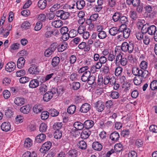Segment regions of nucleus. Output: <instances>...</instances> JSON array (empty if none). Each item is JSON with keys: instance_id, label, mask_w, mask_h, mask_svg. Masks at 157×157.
Here are the masks:
<instances>
[{"instance_id": "72a5a7b5", "label": "nucleus", "mask_w": 157, "mask_h": 157, "mask_svg": "<svg viewBox=\"0 0 157 157\" xmlns=\"http://www.w3.org/2000/svg\"><path fill=\"white\" fill-rule=\"evenodd\" d=\"M121 16V13L120 12H117L114 13L113 15V20L114 22L120 20Z\"/></svg>"}, {"instance_id": "f3484780", "label": "nucleus", "mask_w": 157, "mask_h": 157, "mask_svg": "<svg viewBox=\"0 0 157 157\" xmlns=\"http://www.w3.org/2000/svg\"><path fill=\"white\" fill-rule=\"evenodd\" d=\"M25 62V60L22 57H20L18 59L17 62V66L19 68H21L24 66Z\"/></svg>"}, {"instance_id": "dca6fc26", "label": "nucleus", "mask_w": 157, "mask_h": 157, "mask_svg": "<svg viewBox=\"0 0 157 157\" xmlns=\"http://www.w3.org/2000/svg\"><path fill=\"white\" fill-rule=\"evenodd\" d=\"M90 74V72L89 71H87L84 72L81 76V80L83 82L87 81Z\"/></svg>"}, {"instance_id": "0eeeda50", "label": "nucleus", "mask_w": 157, "mask_h": 157, "mask_svg": "<svg viewBox=\"0 0 157 157\" xmlns=\"http://www.w3.org/2000/svg\"><path fill=\"white\" fill-rule=\"evenodd\" d=\"M95 107L98 112L103 111L104 108V105L101 101H98L94 104Z\"/></svg>"}, {"instance_id": "338daca9", "label": "nucleus", "mask_w": 157, "mask_h": 157, "mask_svg": "<svg viewBox=\"0 0 157 157\" xmlns=\"http://www.w3.org/2000/svg\"><path fill=\"white\" fill-rule=\"evenodd\" d=\"M149 130L153 132H157V126L155 125H152L149 127Z\"/></svg>"}, {"instance_id": "cd10ccee", "label": "nucleus", "mask_w": 157, "mask_h": 157, "mask_svg": "<svg viewBox=\"0 0 157 157\" xmlns=\"http://www.w3.org/2000/svg\"><path fill=\"white\" fill-rule=\"evenodd\" d=\"M30 108L29 105H27L22 107L20 109V111L22 113L24 114L28 113L30 111Z\"/></svg>"}, {"instance_id": "7c9ffc66", "label": "nucleus", "mask_w": 157, "mask_h": 157, "mask_svg": "<svg viewBox=\"0 0 157 157\" xmlns=\"http://www.w3.org/2000/svg\"><path fill=\"white\" fill-rule=\"evenodd\" d=\"M79 148L82 150L86 149L87 147V145L86 142L83 140L79 141L77 144Z\"/></svg>"}, {"instance_id": "9d476101", "label": "nucleus", "mask_w": 157, "mask_h": 157, "mask_svg": "<svg viewBox=\"0 0 157 157\" xmlns=\"http://www.w3.org/2000/svg\"><path fill=\"white\" fill-rule=\"evenodd\" d=\"M121 28L119 26V28L116 27H113L109 30V33L111 36H114L121 31Z\"/></svg>"}, {"instance_id": "2f4dec72", "label": "nucleus", "mask_w": 157, "mask_h": 157, "mask_svg": "<svg viewBox=\"0 0 157 157\" xmlns=\"http://www.w3.org/2000/svg\"><path fill=\"white\" fill-rule=\"evenodd\" d=\"M148 73V71L142 69L138 76L143 79H145L147 77Z\"/></svg>"}, {"instance_id": "aec40b11", "label": "nucleus", "mask_w": 157, "mask_h": 157, "mask_svg": "<svg viewBox=\"0 0 157 157\" xmlns=\"http://www.w3.org/2000/svg\"><path fill=\"white\" fill-rule=\"evenodd\" d=\"M77 8L78 10H81L85 6V2L84 0H78L76 2Z\"/></svg>"}, {"instance_id": "09e8293b", "label": "nucleus", "mask_w": 157, "mask_h": 157, "mask_svg": "<svg viewBox=\"0 0 157 157\" xmlns=\"http://www.w3.org/2000/svg\"><path fill=\"white\" fill-rule=\"evenodd\" d=\"M49 113L46 111L43 112L41 115V118L42 120L47 119L49 117Z\"/></svg>"}, {"instance_id": "412c9836", "label": "nucleus", "mask_w": 157, "mask_h": 157, "mask_svg": "<svg viewBox=\"0 0 157 157\" xmlns=\"http://www.w3.org/2000/svg\"><path fill=\"white\" fill-rule=\"evenodd\" d=\"M120 136L118 133L117 132H114L111 133L110 136V139L113 141H117L119 138Z\"/></svg>"}, {"instance_id": "a18cd8bd", "label": "nucleus", "mask_w": 157, "mask_h": 157, "mask_svg": "<svg viewBox=\"0 0 157 157\" xmlns=\"http://www.w3.org/2000/svg\"><path fill=\"white\" fill-rule=\"evenodd\" d=\"M130 15L131 18L134 20H136L138 18V15L137 13L135 11H131L130 12Z\"/></svg>"}, {"instance_id": "9b49d317", "label": "nucleus", "mask_w": 157, "mask_h": 157, "mask_svg": "<svg viewBox=\"0 0 157 157\" xmlns=\"http://www.w3.org/2000/svg\"><path fill=\"white\" fill-rule=\"evenodd\" d=\"M94 124V122L93 121L88 120L86 121L83 123L84 128L86 129L89 130L92 128Z\"/></svg>"}, {"instance_id": "052dcab7", "label": "nucleus", "mask_w": 157, "mask_h": 157, "mask_svg": "<svg viewBox=\"0 0 157 157\" xmlns=\"http://www.w3.org/2000/svg\"><path fill=\"white\" fill-rule=\"evenodd\" d=\"M25 74V71L23 69H21L17 71L16 73V75L17 77H21L24 75Z\"/></svg>"}, {"instance_id": "58836bf2", "label": "nucleus", "mask_w": 157, "mask_h": 157, "mask_svg": "<svg viewBox=\"0 0 157 157\" xmlns=\"http://www.w3.org/2000/svg\"><path fill=\"white\" fill-rule=\"evenodd\" d=\"M143 79L142 78L138 76H136L134 78L133 82L134 84L136 85H138L140 84L142 82Z\"/></svg>"}, {"instance_id": "c85d7f7f", "label": "nucleus", "mask_w": 157, "mask_h": 157, "mask_svg": "<svg viewBox=\"0 0 157 157\" xmlns=\"http://www.w3.org/2000/svg\"><path fill=\"white\" fill-rule=\"evenodd\" d=\"M63 21L60 20H55L52 23V25L55 28H59L63 25Z\"/></svg>"}, {"instance_id": "f704fd0d", "label": "nucleus", "mask_w": 157, "mask_h": 157, "mask_svg": "<svg viewBox=\"0 0 157 157\" xmlns=\"http://www.w3.org/2000/svg\"><path fill=\"white\" fill-rule=\"evenodd\" d=\"M142 70V69H140L137 67H134L132 69V73L134 75L138 76L141 72Z\"/></svg>"}, {"instance_id": "774afa93", "label": "nucleus", "mask_w": 157, "mask_h": 157, "mask_svg": "<svg viewBox=\"0 0 157 157\" xmlns=\"http://www.w3.org/2000/svg\"><path fill=\"white\" fill-rule=\"evenodd\" d=\"M84 26L82 25H80L78 27V33L79 34H82L85 32Z\"/></svg>"}, {"instance_id": "a878e982", "label": "nucleus", "mask_w": 157, "mask_h": 157, "mask_svg": "<svg viewBox=\"0 0 157 157\" xmlns=\"http://www.w3.org/2000/svg\"><path fill=\"white\" fill-rule=\"evenodd\" d=\"M42 109V105L40 104L36 105L33 108V112L36 113H38L41 112Z\"/></svg>"}, {"instance_id": "e433bc0d", "label": "nucleus", "mask_w": 157, "mask_h": 157, "mask_svg": "<svg viewBox=\"0 0 157 157\" xmlns=\"http://www.w3.org/2000/svg\"><path fill=\"white\" fill-rule=\"evenodd\" d=\"M67 43H63L61 45L60 47L58 48V51L59 52H62L65 50L67 48Z\"/></svg>"}, {"instance_id": "4c0bfd02", "label": "nucleus", "mask_w": 157, "mask_h": 157, "mask_svg": "<svg viewBox=\"0 0 157 157\" xmlns=\"http://www.w3.org/2000/svg\"><path fill=\"white\" fill-rule=\"evenodd\" d=\"M60 62V59L58 57H54L52 59V64L53 67L57 66Z\"/></svg>"}, {"instance_id": "b1692460", "label": "nucleus", "mask_w": 157, "mask_h": 157, "mask_svg": "<svg viewBox=\"0 0 157 157\" xmlns=\"http://www.w3.org/2000/svg\"><path fill=\"white\" fill-rule=\"evenodd\" d=\"M92 147L95 150L101 151L102 148V145L98 142H95L92 144Z\"/></svg>"}, {"instance_id": "680f3d73", "label": "nucleus", "mask_w": 157, "mask_h": 157, "mask_svg": "<svg viewBox=\"0 0 157 157\" xmlns=\"http://www.w3.org/2000/svg\"><path fill=\"white\" fill-rule=\"evenodd\" d=\"M72 88L75 90L78 89L80 87V84L78 82H74L72 83Z\"/></svg>"}, {"instance_id": "393cba45", "label": "nucleus", "mask_w": 157, "mask_h": 157, "mask_svg": "<svg viewBox=\"0 0 157 157\" xmlns=\"http://www.w3.org/2000/svg\"><path fill=\"white\" fill-rule=\"evenodd\" d=\"M73 126L77 130H82L84 128L83 124L79 121L75 122L73 124Z\"/></svg>"}, {"instance_id": "c756f323", "label": "nucleus", "mask_w": 157, "mask_h": 157, "mask_svg": "<svg viewBox=\"0 0 157 157\" xmlns=\"http://www.w3.org/2000/svg\"><path fill=\"white\" fill-rule=\"evenodd\" d=\"M22 157H37V155L34 151H27L23 154Z\"/></svg>"}, {"instance_id": "1a4fd4ad", "label": "nucleus", "mask_w": 157, "mask_h": 157, "mask_svg": "<svg viewBox=\"0 0 157 157\" xmlns=\"http://www.w3.org/2000/svg\"><path fill=\"white\" fill-rule=\"evenodd\" d=\"M91 108L90 105L88 103H85L82 105L80 107L79 111L82 113H87Z\"/></svg>"}, {"instance_id": "c9c22d12", "label": "nucleus", "mask_w": 157, "mask_h": 157, "mask_svg": "<svg viewBox=\"0 0 157 157\" xmlns=\"http://www.w3.org/2000/svg\"><path fill=\"white\" fill-rule=\"evenodd\" d=\"M32 145V141L29 138L26 139L24 143V146L25 147L29 148L31 147Z\"/></svg>"}, {"instance_id": "37998d69", "label": "nucleus", "mask_w": 157, "mask_h": 157, "mask_svg": "<svg viewBox=\"0 0 157 157\" xmlns=\"http://www.w3.org/2000/svg\"><path fill=\"white\" fill-rule=\"evenodd\" d=\"M58 46V44L57 43L54 42L51 44L48 48L54 53V52L57 48Z\"/></svg>"}, {"instance_id": "79ce46f5", "label": "nucleus", "mask_w": 157, "mask_h": 157, "mask_svg": "<svg viewBox=\"0 0 157 157\" xmlns=\"http://www.w3.org/2000/svg\"><path fill=\"white\" fill-rule=\"evenodd\" d=\"M145 23V20H144L139 19L136 25L138 28L141 29L142 28L144 24Z\"/></svg>"}, {"instance_id": "c03bdc74", "label": "nucleus", "mask_w": 157, "mask_h": 157, "mask_svg": "<svg viewBox=\"0 0 157 157\" xmlns=\"http://www.w3.org/2000/svg\"><path fill=\"white\" fill-rule=\"evenodd\" d=\"M47 128V124L44 123H42L40 125L39 130L40 132H44L46 131Z\"/></svg>"}, {"instance_id": "2eb2a0df", "label": "nucleus", "mask_w": 157, "mask_h": 157, "mask_svg": "<svg viewBox=\"0 0 157 157\" xmlns=\"http://www.w3.org/2000/svg\"><path fill=\"white\" fill-rule=\"evenodd\" d=\"M39 85V81L36 79H33L31 80L29 84V86L30 88H36Z\"/></svg>"}, {"instance_id": "423d86ee", "label": "nucleus", "mask_w": 157, "mask_h": 157, "mask_svg": "<svg viewBox=\"0 0 157 157\" xmlns=\"http://www.w3.org/2000/svg\"><path fill=\"white\" fill-rule=\"evenodd\" d=\"M16 67L15 63L13 62H10L6 65V70L7 71L10 72L14 71Z\"/></svg>"}, {"instance_id": "4d7b16f0", "label": "nucleus", "mask_w": 157, "mask_h": 157, "mask_svg": "<svg viewBox=\"0 0 157 157\" xmlns=\"http://www.w3.org/2000/svg\"><path fill=\"white\" fill-rule=\"evenodd\" d=\"M147 63L145 61H142L140 64L141 68L145 70H146V69L147 68Z\"/></svg>"}, {"instance_id": "6e6d98bb", "label": "nucleus", "mask_w": 157, "mask_h": 157, "mask_svg": "<svg viewBox=\"0 0 157 157\" xmlns=\"http://www.w3.org/2000/svg\"><path fill=\"white\" fill-rule=\"evenodd\" d=\"M30 78L26 77H23L19 79V82L21 83L24 84L30 80Z\"/></svg>"}, {"instance_id": "6e6552de", "label": "nucleus", "mask_w": 157, "mask_h": 157, "mask_svg": "<svg viewBox=\"0 0 157 157\" xmlns=\"http://www.w3.org/2000/svg\"><path fill=\"white\" fill-rule=\"evenodd\" d=\"M121 32H123V36L125 39L128 38L131 32L130 29L126 27H122L121 28Z\"/></svg>"}, {"instance_id": "a211bd4d", "label": "nucleus", "mask_w": 157, "mask_h": 157, "mask_svg": "<svg viewBox=\"0 0 157 157\" xmlns=\"http://www.w3.org/2000/svg\"><path fill=\"white\" fill-rule=\"evenodd\" d=\"M78 152L76 149H71L67 153L68 157H76L78 155Z\"/></svg>"}, {"instance_id": "de8ad7c7", "label": "nucleus", "mask_w": 157, "mask_h": 157, "mask_svg": "<svg viewBox=\"0 0 157 157\" xmlns=\"http://www.w3.org/2000/svg\"><path fill=\"white\" fill-rule=\"evenodd\" d=\"M150 87L152 90L157 89V81L153 80L150 84Z\"/></svg>"}, {"instance_id": "3c124183", "label": "nucleus", "mask_w": 157, "mask_h": 157, "mask_svg": "<svg viewBox=\"0 0 157 157\" xmlns=\"http://www.w3.org/2000/svg\"><path fill=\"white\" fill-rule=\"evenodd\" d=\"M39 90L42 94L44 93L47 90V87L46 85L43 84L40 87Z\"/></svg>"}, {"instance_id": "e2e57ef3", "label": "nucleus", "mask_w": 157, "mask_h": 157, "mask_svg": "<svg viewBox=\"0 0 157 157\" xmlns=\"http://www.w3.org/2000/svg\"><path fill=\"white\" fill-rule=\"evenodd\" d=\"M122 71V68L120 66L117 67L116 69L115 74L116 76H119Z\"/></svg>"}, {"instance_id": "603ef678", "label": "nucleus", "mask_w": 157, "mask_h": 157, "mask_svg": "<svg viewBox=\"0 0 157 157\" xmlns=\"http://www.w3.org/2000/svg\"><path fill=\"white\" fill-rule=\"evenodd\" d=\"M114 148L116 151L120 152L122 150V145L120 143L116 144L114 146Z\"/></svg>"}, {"instance_id": "bb28decb", "label": "nucleus", "mask_w": 157, "mask_h": 157, "mask_svg": "<svg viewBox=\"0 0 157 157\" xmlns=\"http://www.w3.org/2000/svg\"><path fill=\"white\" fill-rule=\"evenodd\" d=\"M39 8L40 9H44L45 8L47 5V1L46 0H40L37 4Z\"/></svg>"}, {"instance_id": "8fccbe9b", "label": "nucleus", "mask_w": 157, "mask_h": 157, "mask_svg": "<svg viewBox=\"0 0 157 157\" xmlns=\"http://www.w3.org/2000/svg\"><path fill=\"white\" fill-rule=\"evenodd\" d=\"M54 136L56 139H60L62 137V133L61 131L59 130H56L54 133Z\"/></svg>"}, {"instance_id": "5fc2aeb1", "label": "nucleus", "mask_w": 157, "mask_h": 157, "mask_svg": "<svg viewBox=\"0 0 157 157\" xmlns=\"http://www.w3.org/2000/svg\"><path fill=\"white\" fill-rule=\"evenodd\" d=\"M62 124L61 122L55 123L53 126V128L56 130H59L61 128Z\"/></svg>"}, {"instance_id": "13d9d810", "label": "nucleus", "mask_w": 157, "mask_h": 157, "mask_svg": "<svg viewBox=\"0 0 157 157\" xmlns=\"http://www.w3.org/2000/svg\"><path fill=\"white\" fill-rule=\"evenodd\" d=\"M119 96V94L117 91H113L110 94V97L113 99H117Z\"/></svg>"}, {"instance_id": "4be33fe9", "label": "nucleus", "mask_w": 157, "mask_h": 157, "mask_svg": "<svg viewBox=\"0 0 157 157\" xmlns=\"http://www.w3.org/2000/svg\"><path fill=\"white\" fill-rule=\"evenodd\" d=\"M119 21L122 23V25L120 26V27H126V25L125 24L128 22V20L127 17L125 16H121Z\"/></svg>"}, {"instance_id": "69168bd1", "label": "nucleus", "mask_w": 157, "mask_h": 157, "mask_svg": "<svg viewBox=\"0 0 157 157\" xmlns=\"http://www.w3.org/2000/svg\"><path fill=\"white\" fill-rule=\"evenodd\" d=\"M46 16L44 14H41L39 15L38 17V20L42 21H44L46 20Z\"/></svg>"}, {"instance_id": "39448f33", "label": "nucleus", "mask_w": 157, "mask_h": 157, "mask_svg": "<svg viewBox=\"0 0 157 157\" xmlns=\"http://www.w3.org/2000/svg\"><path fill=\"white\" fill-rule=\"evenodd\" d=\"M28 71L29 74L33 75H38L40 72L38 66L35 65H32Z\"/></svg>"}, {"instance_id": "f8f14e48", "label": "nucleus", "mask_w": 157, "mask_h": 157, "mask_svg": "<svg viewBox=\"0 0 157 157\" xmlns=\"http://www.w3.org/2000/svg\"><path fill=\"white\" fill-rule=\"evenodd\" d=\"M26 101V100L23 97H16L14 100V103L17 105L21 106L24 104Z\"/></svg>"}, {"instance_id": "4468645a", "label": "nucleus", "mask_w": 157, "mask_h": 157, "mask_svg": "<svg viewBox=\"0 0 157 157\" xmlns=\"http://www.w3.org/2000/svg\"><path fill=\"white\" fill-rule=\"evenodd\" d=\"M156 27L154 25H151L146 30V33L147 32L149 34L152 35H153L154 33L157 31Z\"/></svg>"}, {"instance_id": "f03ea898", "label": "nucleus", "mask_w": 157, "mask_h": 157, "mask_svg": "<svg viewBox=\"0 0 157 157\" xmlns=\"http://www.w3.org/2000/svg\"><path fill=\"white\" fill-rule=\"evenodd\" d=\"M134 46V45L132 43L129 42L128 43L124 42L122 44L121 49L123 52H128L129 53H131L133 51Z\"/></svg>"}, {"instance_id": "7ed1b4c3", "label": "nucleus", "mask_w": 157, "mask_h": 157, "mask_svg": "<svg viewBox=\"0 0 157 157\" xmlns=\"http://www.w3.org/2000/svg\"><path fill=\"white\" fill-rule=\"evenodd\" d=\"M56 16L62 20L67 19L70 16V13L66 12L63 10H59L56 12Z\"/></svg>"}, {"instance_id": "ea45409f", "label": "nucleus", "mask_w": 157, "mask_h": 157, "mask_svg": "<svg viewBox=\"0 0 157 157\" xmlns=\"http://www.w3.org/2000/svg\"><path fill=\"white\" fill-rule=\"evenodd\" d=\"M62 6L60 4L56 3L50 9L51 12H54L60 8Z\"/></svg>"}, {"instance_id": "6ab92c4d", "label": "nucleus", "mask_w": 157, "mask_h": 157, "mask_svg": "<svg viewBox=\"0 0 157 157\" xmlns=\"http://www.w3.org/2000/svg\"><path fill=\"white\" fill-rule=\"evenodd\" d=\"M46 138V136L45 134L42 133L36 136L35 138V140L37 143H40L43 141Z\"/></svg>"}, {"instance_id": "a19ab883", "label": "nucleus", "mask_w": 157, "mask_h": 157, "mask_svg": "<svg viewBox=\"0 0 157 157\" xmlns=\"http://www.w3.org/2000/svg\"><path fill=\"white\" fill-rule=\"evenodd\" d=\"M98 38L100 39H103L107 37L106 33L103 31L100 32L98 34Z\"/></svg>"}, {"instance_id": "473e14b6", "label": "nucleus", "mask_w": 157, "mask_h": 157, "mask_svg": "<svg viewBox=\"0 0 157 157\" xmlns=\"http://www.w3.org/2000/svg\"><path fill=\"white\" fill-rule=\"evenodd\" d=\"M76 107L75 105H70L67 109L68 113L70 114H73L75 111Z\"/></svg>"}, {"instance_id": "49530a36", "label": "nucleus", "mask_w": 157, "mask_h": 157, "mask_svg": "<svg viewBox=\"0 0 157 157\" xmlns=\"http://www.w3.org/2000/svg\"><path fill=\"white\" fill-rule=\"evenodd\" d=\"M95 77L94 75H90L87 81L88 83L90 85L93 84L95 81Z\"/></svg>"}, {"instance_id": "ddd939ff", "label": "nucleus", "mask_w": 157, "mask_h": 157, "mask_svg": "<svg viewBox=\"0 0 157 157\" xmlns=\"http://www.w3.org/2000/svg\"><path fill=\"white\" fill-rule=\"evenodd\" d=\"M2 130L5 132H8L11 129V125L9 122H4L1 125Z\"/></svg>"}, {"instance_id": "864d4df0", "label": "nucleus", "mask_w": 157, "mask_h": 157, "mask_svg": "<svg viewBox=\"0 0 157 157\" xmlns=\"http://www.w3.org/2000/svg\"><path fill=\"white\" fill-rule=\"evenodd\" d=\"M31 25L30 23L28 21H24L21 25V27L24 29H28Z\"/></svg>"}, {"instance_id": "0e129e2a", "label": "nucleus", "mask_w": 157, "mask_h": 157, "mask_svg": "<svg viewBox=\"0 0 157 157\" xmlns=\"http://www.w3.org/2000/svg\"><path fill=\"white\" fill-rule=\"evenodd\" d=\"M69 29L67 27H63L61 28L60 29V32L61 34H64L68 33Z\"/></svg>"}, {"instance_id": "f257e3e1", "label": "nucleus", "mask_w": 157, "mask_h": 157, "mask_svg": "<svg viewBox=\"0 0 157 157\" xmlns=\"http://www.w3.org/2000/svg\"><path fill=\"white\" fill-rule=\"evenodd\" d=\"M59 94L58 89L54 88L51 91H48L45 93L43 97V100L45 101H48L50 100L53 96L55 97L58 96Z\"/></svg>"}, {"instance_id": "20e7f679", "label": "nucleus", "mask_w": 157, "mask_h": 157, "mask_svg": "<svg viewBox=\"0 0 157 157\" xmlns=\"http://www.w3.org/2000/svg\"><path fill=\"white\" fill-rule=\"evenodd\" d=\"M52 144L50 141H48L42 144L40 149V151L43 153H45L50 148Z\"/></svg>"}, {"instance_id": "5701e85b", "label": "nucleus", "mask_w": 157, "mask_h": 157, "mask_svg": "<svg viewBox=\"0 0 157 157\" xmlns=\"http://www.w3.org/2000/svg\"><path fill=\"white\" fill-rule=\"evenodd\" d=\"M90 134L91 132L89 130H84L82 131L81 133V137L83 139H86L89 137Z\"/></svg>"}, {"instance_id": "bf43d9fd", "label": "nucleus", "mask_w": 157, "mask_h": 157, "mask_svg": "<svg viewBox=\"0 0 157 157\" xmlns=\"http://www.w3.org/2000/svg\"><path fill=\"white\" fill-rule=\"evenodd\" d=\"M49 113H51V115L52 117H56L58 115L59 112L56 109H51L49 110Z\"/></svg>"}]
</instances>
